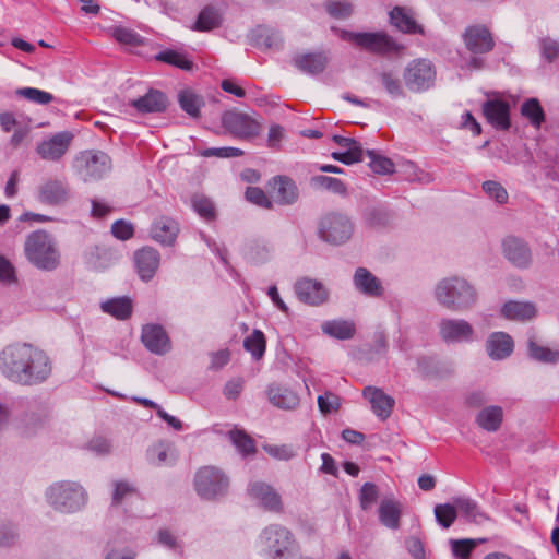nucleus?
Listing matches in <instances>:
<instances>
[{
    "label": "nucleus",
    "mask_w": 559,
    "mask_h": 559,
    "mask_svg": "<svg viewBox=\"0 0 559 559\" xmlns=\"http://www.w3.org/2000/svg\"><path fill=\"white\" fill-rule=\"evenodd\" d=\"M243 347L251 354L254 360H260L266 348V341L263 332L257 329L253 330V332L245 338Z\"/></svg>",
    "instance_id": "49530a36"
},
{
    "label": "nucleus",
    "mask_w": 559,
    "mask_h": 559,
    "mask_svg": "<svg viewBox=\"0 0 559 559\" xmlns=\"http://www.w3.org/2000/svg\"><path fill=\"white\" fill-rule=\"evenodd\" d=\"M274 198L281 204H293L298 198L297 186L288 177L274 178Z\"/></svg>",
    "instance_id": "c9c22d12"
},
{
    "label": "nucleus",
    "mask_w": 559,
    "mask_h": 559,
    "mask_svg": "<svg viewBox=\"0 0 559 559\" xmlns=\"http://www.w3.org/2000/svg\"><path fill=\"white\" fill-rule=\"evenodd\" d=\"M362 396L369 401L372 412L381 420L391 415L395 401L381 389L368 385L362 390Z\"/></svg>",
    "instance_id": "5701e85b"
},
{
    "label": "nucleus",
    "mask_w": 559,
    "mask_h": 559,
    "mask_svg": "<svg viewBox=\"0 0 559 559\" xmlns=\"http://www.w3.org/2000/svg\"><path fill=\"white\" fill-rule=\"evenodd\" d=\"M439 335L445 343H471L475 340L474 328L464 319H442Z\"/></svg>",
    "instance_id": "ddd939ff"
},
{
    "label": "nucleus",
    "mask_w": 559,
    "mask_h": 559,
    "mask_svg": "<svg viewBox=\"0 0 559 559\" xmlns=\"http://www.w3.org/2000/svg\"><path fill=\"white\" fill-rule=\"evenodd\" d=\"M379 498L378 486L373 483H365L359 491V503L362 510H369Z\"/></svg>",
    "instance_id": "13d9d810"
},
{
    "label": "nucleus",
    "mask_w": 559,
    "mask_h": 559,
    "mask_svg": "<svg viewBox=\"0 0 559 559\" xmlns=\"http://www.w3.org/2000/svg\"><path fill=\"white\" fill-rule=\"evenodd\" d=\"M433 296L440 306L454 312L472 309L478 299L474 284L457 275L441 278L433 288Z\"/></svg>",
    "instance_id": "f03ea898"
},
{
    "label": "nucleus",
    "mask_w": 559,
    "mask_h": 559,
    "mask_svg": "<svg viewBox=\"0 0 559 559\" xmlns=\"http://www.w3.org/2000/svg\"><path fill=\"white\" fill-rule=\"evenodd\" d=\"M521 115L530 121V123L539 129L545 122L546 115L537 98H528L521 105Z\"/></svg>",
    "instance_id": "79ce46f5"
},
{
    "label": "nucleus",
    "mask_w": 559,
    "mask_h": 559,
    "mask_svg": "<svg viewBox=\"0 0 559 559\" xmlns=\"http://www.w3.org/2000/svg\"><path fill=\"white\" fill-rule=\"evenodd\" d=\"M155 59L186 71H190L193 68L192 60L186 53L173 49L158 52Z\"/></svg>",
    "instance_id": "a18cd8bd"
},
{
    "label": "nucleus",
    "mask_w": 559,
    "mask_h": 559,
    "mask_svg": "<svg viewBox=\"0 0 559 559\" xmlns=\"http://www.w3.org/2000/svg\"><path fill=\"white\" fill-rule=\"evenodd\" d=\"M16 95L38 105H47L55 99L51 93L35 87L17 88Z\"/></svg>",
    "instance_id": "5fc2aeb1"
},
{
    "label": "nucleus",
    "mask_w": 559,
    "mask_h": 559,
    "mask_svg": "<svg viewBox=\"0 0 559 559\" xmlns=\"http://www.w3.org/2000/svg\"><path fill=\"white\" fill-rule=\"evenodd\" d=\"M321 329L324 334L341 341L350 340L356 333L355 323L343 319L325 321L322 323Z\"/></svg>",
    "instance_id": "2f4dec72"
},
{
    "label": "nucleus",
    "mask_w": 559,
    "mask_h": 559,
    "mask_svg": "<svg viewBox=\"0 0 559 559\" xmlns=\"http://www.w3.org/2000/svg\"><path fill=\"white\" fill-rule=\"evenodd\" d=\"M341 39L352 43L362 50L378 56H390L400 53L404 50V46L396 41L385 32H349L332 27Z\"/></svg>",
    "instance_id": "39448f33"
},
{
    "label": "nucleus",
    "mask_w": 559,
    "mask_h": 559,
    "mask_svg": "<svg viewBox=\"0 0 559 559\" xmlns=\"http://www.w3.org/2000/svg\"><path fill=\"white\" fill-rule=\"evenodd\" d=\"M249 496L262 508L272 512H282L283 503L281 495L269 484L254 481L249 485Z\"/></svg>",
    "instance_id": "aec40b11"
},
{
    "label": "nucleus",
    "mask_w": 559,
    "mask_h": 559,
    "mask_svg": "<svg viewBox=\"0 0 559 559\" xmlns=\"http://www.w3.org/2000/svg\"><path fill=\"white\" fill-rule=\"evenodd\" d=\"M379 521L382 525L390 530L400 527V519L402 515V504L394 499H383L379 506Z\"/></svg>",
    "instance_id": "c756f323"
},
{
    "label": "nucleus",
    "mask_w": 559,
    "mask_h": 559,
    "mask_svg": "<svg viewBox=\"0 0 559 559\" xmlns=\"http://www.w3.org/2000/svg\"><path fill=\"white\" fill-rule=\"evenodd\" d=\"M377 81L391 98L405 96L404 87L399 75L391 70H383L376 73Z\"/></svg>",
    "instance_id": "4c0bfd02"
},
{
    "label": "nucleus",
    "mask_w": 559,
    "mask_h": 559,
    "mask_svg": "<svg viewBox=\"0 0 559 559\" xmlns=\"http://www.w3.org/2000/svg\"><path fill=\"white\" fill-rule=\"evenodd\" d=\"M146 457L150 464L154 466L171 465L176 462V455L171 447L164 441H159L147 449Z\"/></svg>",
    "instance_id": "e433bc0d"
},
{
    "label": "nucleus",
    "mask_w": 559,
    "mask_h": 559,
    "mask_svg": "<svg viewBox=\"0 0 559 559\" xmlns=\"http://www.w3.org/2000/svg\"><path fill=\"white\" fill-rule=\"evenodd\" d=\"M180 108L191 118L200 117V109L204 106L202 96L195 94L192 90L186 88L178 93Z\"/></svg>",
    "instance_id": "ea45409f"
},
{
    "label": "nucleus",
    "mask_w": 559,
    "mask_h": 559,
    "mask_svg": "<svg viewBox=\"0 0 559 559\" xmlns=\"http://www.w3.org/2000/svg\"><path fill=\"white\" fill-rule=\"evenodd\" d=\"M17 282L15 269L12 263L0 255V283L5 286L13 285Z\"/></svg>",
    "instance_id": "0e129e2a"
},
{
    "label": "nucleus",
    "mask_w": 559,
    "mask_h": 559,
    "mask_svg": "<svg viewBox=\"0 0 559 559\" xmlns=\"http://www.w3.org/2000/svg\"><path fill=\"white\" fill-rule=\"evenodd\" d=\"M462 39L472 55H486L495 48L493 35L485 24L468 25L462 34Z\"/></svg>",
    "instance_id": "f8f14e48"
},
{
    "label": "nucleus",
    "mask_w": 559,
    "mask_h": 559,
    "mask_svg": "<svg viewBox=\"0 0 559 559\" xmlns=\"http://www.w3.org/2000/svg\"><path fill=\"white\" fill-rule=\"evenodd\" d=\"M330 61L329 52H305L293 58V64L302 73L318 75L322 73Z\"/></svg>",
    "instance_id": "4be33fe9"
},
{
    "label": "nucleus",
    "mask_w": 559,
    "mask_h": 559,
    "mask_svg": "<svg viewBox=\"0 0 559 559\" xmlns=\"http://www.w3.org/2000/svg\"><path fill=\"white\" fill-rule=\"evenodd\" d=\"M221 25L219 11L212 7H205L198 15L193 29L199 32H209Z\"/></svg>",
    "instance_id": "c03bdc74"
},
{
    "label": "nucleus",
    "mask_w": 559,
    "mask_h": 559,
    "mask_svg": "<svg viewBox=\"0 0 559 559\" xmlns=\"http://www.w3.org/2000/svg\"><path fill=\"white\" fill-rule=\"evenodd\" d=\"M229 477L218 467L203 466L194 475V489L203 500H217L227 495Z\"/></svg>",
    "instance_id": "6e6552de"
},
{
    "label": "nucleus",
    "mask_w": 559,
    "mask_h": 559,
    "mask_svg": "<svg viewBox=\"0 0 559 559\" xmlns=\"http://www.w3.org/2000/svg\"><path fill=\"white\" fill-rule=\"evenodd\" d=\"M503 257L518 269H528L533 257L528 243L519 237L508 236L502 241Z\"/></svg>",
    "instance_id": "2eb2a0df"
},
{
    "label": "nucleus",
    "mask_w": 559,
    "mask_h": 559,
    "mask_svg": "<svg viewBox=\"0 0 559 559\" xmlns=\"http://www.w3.org/2000/svg\"><path fill=\"white\" fill-rule=\"evenodd\" d=\"M365 155L369 158L368 165L373 173L379 175H389L394 173V164L390 158L373 150L365 151Z\"/></svg>",
    "instance_id": "de8ad7c7"
},
{
    "label": "nucleus",
    "mask_w": 559,
    "mask_h": 559,
    "mask_svg": "<svg viewBox=\"0 0 559 559\" xmlns=\"http://www.w3.org/2000/svg\"><path fill=\"white\" fill-rule=\"evenodd\" d=\"M353 283L358 292L368 297H381L384 293L381 281L366 267L355 271Z\"/></svg>",
    "instance_id": "a878e982"
},
{
    "label": "nucleus",
    "mask_w": 559,
    "mask_h": 559,
    "mask_svg": "<svg viewBox=\"0 0 559 559\" xmlns=\"http://www.w3.org/2000/svg\"><path fill=\"white\" fill-rule=\"evenodd\" d=\"M178 233V223L168 216L156 218L151 226L152 238L164 246H173L177 239Z\"/></svg>",
    "instance_id": "393cba45"
},
{
    "label": "nucleus",
    "mask_w": 559,
    "mask_h": 559,
    "mask_svg": "<svg viewBox=\"0 0 559 559\" xmlns=\"http://www.w3.org/2000/svg\"><path fill=\"white\" fill-rule=\"evenodd\" d=\"M157 543L163 547L176 552H180L182 548L178 538L167 528H162L158 531Z\"/></svg>",
    "instance_id": "338daca9"
},
{
    "label": "nucleus",
    "mask_w": 559,
    "mask_h": 559,
    "mask_svg": "<svg viewBox=\"0 0 559 559\" xmlns=\"http://www.w3.org/2000/svg\"><path fill=\"white\" fill-rule=\"evenodd\" d=\"M229 438L233 444L243 455L252 454L255 452L254 441L243 430L229 431Z\"/></svg>",
    "instance_id": "864d4df0"
},
{
    "label": "nucleus",
    "mask_w": 559,
    "mask_h": 559,
    "mask_svg": "<svg viewBox=\"0 0 559 559\" xmlns=\"http://www.w3.org/2000/svg\"><path fill=\"white\" fill-rule=\"evenodd\" d=\"M47 354L28 343H14L0 353V371L10 381L21 385H37L51 374Z\"/></svg>",
    "instance_id": "f257e3e1"
},
{
    "label": "nucleus",
    "mask_w": 559,
    "mask_h": 559,
    "mask_svg": "<svg viewBox=\"0 0 559 559\" xmlns=\"http://www.w3.org/2000/svg\"><path fill=\"white\" fill-rule=\"evenodd\" d=\"M403 79L409 91L420 93L433 86L436 70L431 61L415 59L406 66Z\"/></svg>",
    "instance_id": "9d476101"
},
{
    "label": "nucleus",
    "mask_w": 559,
    "mask_h": 559,
    "mask_svg": "<svg viewBox=\"0 0 559 559\" xmlns=\"http://www.w3.org/2000/svg\"><path fill=\"white\" fill-rule=\"evenodd\" d=\"M245 195L247 201H249L250 203H253L264 209H270L272 206V202L261 188L248 187Z\"/></svg>",
    "instance_id": "69168bd1"
},
{
    "label": "nucleus",
    "mask_w": 559,
    "mask_h": 559,
    "mask_svg": "<svg viewBox=\"0 0 559 559\" xmlns=\"http://www.w3.org/2000/svg\"><path fill=\"white\" fill-rule=\"evenodd\" d=\"M542 56L548 62H554L559 57V41L545 37L539 41Z\"/></svg>",
    "instance_id": "e2e57ef3"
},
{
    "label": "nucleus",
    "mask_w": 559,
    "mask_h": 559,
    "mask_svg": "<svg viewBox=\"0 0 559 559\" xmlns=\"http://www.w3.org/2000/svg\"><path fill=\"white\" fill-rule=\"evenodd\" d=\"M487 122L495 129L506 131L511 127L510 104L501 98H488L481 106Z\"/></svg>",
    "instance_id": "f3484780"
},
{
    "label": "nucleus",
    "mask_w": 559,
    "mask_h": 559,
    "mask_svg": "<svg viewBox=\"0 0 559 559\" xmlns=\"http://www.w3.org/2000/svg\"><path fill=\"white\" fill-rule=\"evenodd\" d=\"M134 261L141 280L148 282L159 266L160 255L157 250L146 247L135 252Z\"/></svg>",
    "instance_id": "b1692460"
},
{
    "label": "nucleus",
    "mask_w": 559,
    "mask_h": 559,
    "mask_svg": "<svg viewBox=\"0 0 559 559\" xmlns=\"http://www.w3.org/2000/svg\"><path fill=\"white\" fill-rule=\"evenodd\" d=\"M70 197V190L64 179L47 178L37 189V200L49 206L64 204Z\"/></svg>",
    "instance_id": "4468645a"
},
{
    "label": "nucleus",
    "mask_w": 559,
    "mask_h": 559,
    "mask_svg": "<svg viewBox=\"0 0 559 559\" xmlns=\"http://www.w3.org/2000/svg\"><path fill=\"white\" fill-rule=\"evenodd\" d=\"M25 257L41 271H53L60 265L61 254L55 237L46 230L31 233L24 243Z\"/></svg>",
    "instance_id": "7ed1b4c3"
},
{
    "label": "nucleus",
    "mask_w": 559,
    "mask_h": 559,
    "mask_svg": "<svg viewBox=\"0 0 559 559\" xmlns=\"http://www.w3.org/2000/svg\"><path fill=\"white\" fill-rule=\"evenodd\" d=\"M392 218V212L382 204L368 205L362 212L364 222L373 228L388 226Z\"/></svg>",
    "instance_id": "72a5a7b5"
},
{
    "label": "nucleus",
    "mask_w": 559,
    "mask_h": 559,
    "mask_svg": "<svg viewBox=\"0 0 559 559\" xmlns=\"http://www.w3.org/2000/svg\"><path fill=\"white\" fill-rule=\"evenodd\" d=\"M111 36L121 45L139 47L144 44V38L131 28L115 26L110 29Z\"/></svg>",
    "instance_id": "09e8293b"
},
{
    "label": "nucleus",
    "mask_w": 559,
    "mask_h": 559,
    "mask_svg": "<svg viewBox=\"0 0 559 559\" xmlns=\"http://www.w3.org/2000/svg\"><path fill=\"white\" fill-rule=\"evenodd\" d=\"M48 503L58 512L74 513L84 508L87 502L85 489L75 481H59L52 484L46 491Z\"/></svg>",
    "instance_id": "423d86ee"
},
{
    "label": "nucleus",
    "mask_w": 559,
    "mask_h": 559,
    "mask_svg": "<svg viewBox=\"0 0 559 559\" xmlns=\"http://www.w3.org/2000/svg\"><path fill=\"white\" fill-rule=\"evenodd\" d=\"M501 313L509 320L527 321L536 316V308L532 302L510 300L503 305Z\"/></svg>",
    "instance_id": "473e14b6"
},
{
    "label": "nucleus",
    "mask_w": 559,
    "mask_h": 559,
    "mask_svg": "<svg viewBox=\"0 0 559 559\" xmlns=\"http://www.w3.org/2000/svg\"><path fill=\"white\" fill-rule=\"evenodd\" d=\"M297 298L310 306H320L329 298V292L323 284L317 280L302 277L294 285Z\"/></svg>",
    "instance_id": "a211bd4d"
},
{
    "label": "nucleus",
    "mask_w": 559,
    "mask_h": 559,
    "mask_svg": "<svg viewBox=\"0 0 559 559\" xmlns=\"http://www.w3.org/2000/svg\"><path fill=\"white\" fill-rule=\"evenodd\" d=\"M258 543L266 559H298V547L295 537L283 525L271 524L263 528Z\"/></svg>",
    "instance_id": "20e7f679"
},
{
    "label": "nucleus",
    "mask_w": 559,
    "mask_h": 559,
    "mask_svg": "<svg viewBox=\"0 0 559 559\" xmlns=\"http://www.w3.org/2000/svg\"><path fill=\"white\" fill-rule=\"evenodd\" d=\"M527 350L530 358L543 362L555 364L559 359V352L537 343L535 334H531L527 341Z\"/></svg>",
    "instance_id": "58836bf2"
},
{
    "label": "nucleus",
    "mask_w": 559,
    "mask_h": 559,
    "mask_svg": "<svg viewBox=\"0 0 559 559\" xmlns=\"http://www.w3.org/2000/svg\"><path fill=\"white\" fill-rule=\"evenodd\" d=\"M311 185L314 188L328 190L335 194L344 195L346 193L345 185L337 178L318 175L311 178Z\"/></svg>",
    "instance_id": "3c124183"
},
{
    "label": "nucleus",
    "mask_w": 559,
    "mask_h": 559,
    "mask_svg": "<svg viewBox=\"0 0 559 559\" xmlns=\"http://www.w3.org/2000/svg\"><path fill=\"white\" fill-rule=\"evenodd\" d=\"M193 210L204 219L212 221L215 218V207L213 202L204 195H194L192 198Z\"/></svg>",
    "instance_id": "4d7b16f0"
},
{
    "label": "nucleus",
    "mask_w": 559,
    "mask_h": 559,
    "mask_svg": "<svg viewBox=\"0 0 559 559\" xmlns=\"http://www.w3.org/2000/svg\"><path fill=\"white\" fill-rule=\"evenodd\" d=\"M141 341L155 355H165L171 349L170 338L160 324H145L142 328Z\"/></svg>",
    "instance_id": "6ab92c4d"
},
{
    "label": "nucleus",
    "mask_w": 559,
    "mask_h": 559,
    "mask_svg": "<svg viewBox=\"0 0 559 559\" xmlns=\"http://www.w3.org/2000/svg\"><path fill=\"white\" fill-rule=\"evenodd\" d=\"M459 516L456 503H441L435 507V518L437 523L449 528Z\"/></svg>",
    "instance_id": "8fccbe9b"
},
{
    "label": "nucleus",
    "mask_w": 559,
    "mask_h": 559,
    "mask_svg": "<svg viewBox=\"0 0 559 559\" xmlns=\"http://www.w3.org/2000/svg\"><path fill=\"white\" fill-rule=\"evenodd\" d=\"M484 192L490 198L493 199L499 204H506L509 199V194L507 190L495 180H487L483 183Z\"/></svg>",
    "instance_id": "052dcab7"
},
{
    "label": "nucleus",
    "mask_w": 559,
    "mask_h": 559,
    "mask_svg": "<svg viewBox=\"0 0 559 559\" xmlns=\"http://www.w3.org/2000/svg\"><path fill=\"white\" fill-rule=\"evenodd\" d=\"M114 491L111 498L112 506L121 504L126 499L135 493V488L132 484L126 480L114 481Z\"/></svg>",
    "instance_id": "bf43d9fd"
},
{
    "label": "nucleus",
    "mask_w": 559,
    "mask_h": 559,
    "mask_svg": "<svg viewBox=\"0 0 559 559\" xmlns=\"http://www.w3.org/2000/svg\"><path fill=\"white\" fill-rule=\"evenodd\" d=\"M266 395L270 403L281 409L292 411L299 405V396L293 390L276 383L267 386Z\"/></svg>",
    "instance_id": "bb28decb"
},
{
    "label": "nucleus",
    "mask_w": 559,
    "mask_h": 559,
    "mask_svg": "<svg viewBox=\"0 0 559 559\" xmlns=\"http://www.w3.org/2000/svg\"><path fill=\"white\" fill-rule=\"evenodd\" d=\"M325 10L332 17L344 20L353 14L354 7L348 0H337L328 2Z\"/></svg>",
    "instance_id": "6e6d98bb"
},
{
    "label": "nucleus",
    "mask_w": 559,
    "mask_h": 559,
    "mask_svg": "<svg viewBox=\"0 0 559 559\" xmlns=\"http://www.w3.org/2000/svg\"><path fill=\"white\" fill-rule=\"evenodd\" d=\"M503 420V409L497 405L486 406L476 415V424L488 432L497 431Z\"/></svg>",
    "instance_id": "7c9ffc66"
},
{
    "label": "nucleus",
    "mask_w": 559,
    "mask_h": 559,
    "mask_svg": "<svg viewBox=\"0 0 559 559\" xmlns=\"http://www.w3.org/2000/svg\"><path fill=\"white\" fill-rule=\"evenodd\" d=\"M131 105L142 114L162 112L167 107V98L157 90H150L144 96L131 102Z\"/></svg>",
    "instance_id": "c85d7f7f"
},
{
    "label": "nucleus",
    "mask_w": 559,
    "mask_h": 559,
    "mask_svg": "<svg viewBox=\"0 0 559 559\" xmlns=\"http://www.w3.org/2000/svg\"><path fill=\"white\" fill-rule=\"evenodd\" d=\"M86 448L96 455H108L111 452V442L104 437H95L88 441Z\"/></svg>",
    "instance_id": "774afa93"
},
{
    "label": "nucleus",
    "mask_w": 559,
    "mask_h": 559,
    "mask_svg": "<svg viewBox=\"0 0 559 559\" xmlns=\"http://www.w3.org/2000/svg\"><path fill=\"white\" fill-rule=\"evenodd\" d=\"M454 503H456L459 515L468 522L481 524L488 520L487 514L480 510L477 502L468 497H456Z\"/></svg>",
    "instance_id": "f704fd0d"
},
{
    "label": "nucleus",
    "mask_w": 559,
    "mask_h": 559,
    "mask_svg": "<svg viewBox=\"0 0 559 559\" xmlns=\"http://www.w3.org/2000/svg\"><path fill=\"white\" fill-rule=\"evenodd\" d=\"M513 346L512 337L504 332H493L486 341L487 354L493 360L509 357L513 352Z\"/></svg>",
    "instance_id": "cd10ccee"
},
{
    "label": "nucleus",
    "mask_w": 559,
    "mask_h": 559,
    "mask_svg": "<svg viewBox=\"0 0 559 559\" xmlns=\"http://www.w3.org/2000/svg\"><path fill=\"white\" fill-rule=\"evenodd\" d=\"M390 23L393 27L404 34L425 35V28L417 22L416 13L406 7H394L389 12Z\"/></svg>",
    "instance_id": "412c9836"
},
{
    "label": "nucleus",
    "mask_w": 559,
    "mask_h": 559,
    "mask_svg": "<svg viewBox=\"0 0 559 559\" xmlns=\"http://www.w3.org/2000/svg\"><path fill=\"white\" fill-rule=\"evenodd\" d=\"M318 406L322 414H330L340 408L341 399L332 392H325L324 395L318 396Z\"/></svg>",
    "instance_id": "680f3d73"
},
{
    "label": "nucleus",
    "mask_w": 559,
    "mask_h": 559,
    "mask_svg": "<svg viewBox=\"0 0 559 559\" xmlns=\"http://www.w3.org/2000/svg\"><path fill=\"white\" fill-rule=\"evenodd\" d=\"M485 539H472V538H465V539H451V550L454 557L459 559H467L471 555V552L474 550V548L480 544L484 543Z\"/></svg>",
    "instance_id": "603ef678"
},
{
    "label": "nucleus",
    "mask_w": 559,
    "mask_h": 559,
    "mask_svg": "<svg viewBox=\"0 0 559 559\" xmlns=\"http://www.w3.org/2000/svg\"><path fill=\"white\" fill-rule=\"evenodd\" d=\"M102 310L116 319L126 320L132 313V300L129 297H117L102 304Z\"/></svg>",
    "instance_id": "a19ab883"
},
{
    "label": "nucleus",
    "mask_w": 559,
    "mask_h": 559,
    "mask_svg": "<svg viewBox=\"0 0 559 559\" xmlns=\"http://www.w3.org/2000/svg\"><path fill=\"white\" fill-rule=\"evenodd\" d=\"M253 41L258 47L272 50H280L283 46V38L280 33L264 27L254 31Z\"/></svg>",
    "instance_id": "37998d69"
},
{
    "label": "nucleus",
    "mask_w": 559,
    "mask_h": 559,
    "mask_svg": "<svg viewBox=\"0 0 559 559\" xmlns=\"http://www.w3.org/2000/svg\"><path fill=\"white\" fill-rule=\"evenodd\" d=\"M354 230L350 217L341 212H329L318 222V237L331 246L345 245L352 239Z\"/></svg>",
    "instance_id": "0eeeda50"
},
{
    "label": "nucleus",
    "mask_w": 559,
    "mask_h": 559,
    "mask_svg": "<svg viewBox=\"0 0 559 559\" xmlns=\"http://www.w3.org/2000/svg\"><path fill=\"white\" fill-rule=\"evenodd\" d=\"M223 127L234 136L249 140L261 131V124L247 114L229 110L222 116Z\"/></svg>",
    "instance_id": "9b49d317"
},
{
    "label": "nucleus",
    "mask_w": 559,
    "mask_h": 559,
    "mask_svg": "<svg viewBox=\"0 0 559 559\" xmlns=\"http://www.w3.org/2000/svg\"><path fill=\"white\" fill-rule=\"evenodd\" d=\"M72 139V133L68 131L58 132L38 143L36 153L45 160L58 162L68 152Z\"/></svg>",
    "instance_id": "dca6fc26"
},
{
    "label": "nucleus",
    "mask_w": 559,
    "mask_h": 559,
    "mask_svg": "<svg viewBox=\"0 0 559 559\" xmlns=\"http://www.w3.org/2000/svg\"><path fill=\"white\" fill-rule=\"evenodd\" d=\"M73 169L84 182L96 181L110 171L111 159L102 151H84L75 156Z\"/></svg>",
    "instance_id": "1a4fd4ad"
}]
</instances>
